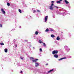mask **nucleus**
Masks as SVG:
<instances>
[{
  "label": "nucleus",
  "instance_id": "423d86ee",
  "mask_svg": "<svg viewBox=\"0 0 74 74\" xmlns=\"http://www.w3.org/2000/svg\"><path fill=\"white\" fill-rule=\"evenodd\" d=\"M37 60H38V59H36L35 60H33L32 61L33 62H37Z\"/></svg>",
  "mask_w": 74,
  "mask_h": 74
},
{
  "label": "nucleus",
  "instance_id": "dca6fc26",
  "mask_svg": "<svg viewBox=\"0 0 74 74\" xmlns=\"http://www.w3.org/2000/svg\"><path fill=\"white\" fill-rule=\"evenodd\" d=\"M0 44H1V45H4V43L3 42L0 43Z\"/></svg>",
  "mask_w": 74,
  "mask_h": 74
},
{
  "label": "nucleus",
  "instance_id": "7ed1b4c3",
  "mask_svg": "<svg viewBox=\"0 0 74 74\" xmlns=\"http://www.w3.org/2000/svg\"><path fill=\"white\" fill-rule=\"evenodd\" d=\"M39 65L38 63H35V66L36 67H37Z\"/></svg>",
  "mask_w": 74,
  "mask_h": 74
},
{
  "label": "nucleus",
  "instance_id": "72a5a7b5",
  "mask_svg": "<svg viewBox=\"0 0 74 74\" xmlns=\"http://www.w3.org/2000/svg\"><path fill=\"white\" fill-rule=\"evenodd\" d=\"M60 1H62V0H60Z\"/></svg>",
  "mask_w": 74,
  "mask_h": 74
},
{
  "label": "nucleus",
  "instance_id": "f704fd0d",
  "mask_svg": "<svg viewBox=\"0 0 74 74\" xmlns=\"http://www.w3.org/2000/svg\"><path fill=\"white\" fill-rule=\"evenodd\" d=\"M33 48H34V47H33Z\"/></svg>",
  "mask_w": 74,
  "mask_h": 74
},
{
  "label": "nucleus",
  "instance_id": "c85d7f7f",
  "mask_svg": "<svg viewBox=\"0 0 74 74\" xmlns=\"http://www.w3.org/2000/svg\"><path fill=\"white\" fill-rule=\"evenodd\" d=\"M51 3H54V1H51Z\"/></svg>",
  "mask_w": 74,
  "mask_h": 74
},
{
  "label": "nucleus",
  "instance_id": "c756f323",
  "mask_svg": "<svg viewBox=\"0 0 74 74\" xmlns=\"http://www.w3.org/2000/svg\"><path fill=\"white\" fill-rule=\"evenodd\" d=\"M37 12H40V10H37Z\"/></svg>",
  "mask_w": 74,
  "mask_h": 74
},
{
  "label": "nucleus",
  "instance_id": "5701e85b",
  "mask_svg": "<svg viewBox=\"0 0 74 74\" xmlns=\"http://www.w3.org/2000/svg\"><path fill=\"white\" fill-rule=\"evenodd\" d=\"M30 59H34L33 57H30Z\"/></svg>",
  "mask_w": 74,
  "mask_h": 74
},
{
  "label": "nucleus",
  "instance_id": "b1692460",
  "mask_svg": "<svg viewBox=\"0 0 74 74\" xmlns=\"http://www.w3.org/2000/svg\"><path fill=\"white\" fill-rule=\"evenodd\" d=\"M60 3V1H58L57 2V3Z\"/></svg>",
  "mask_w": 74,
  "mask_h": 74
},
{
  "label": "nucleus",
  "instance_id": "4be33fe9",
  "mask_svg": "<svg viewBox=\"0 0 74 74\" xmlns=\"http://www.w3.org/2000/svg\"><path fill=\"white\" fill-rule=\"evenodd\" d=\"M33 12H34V13H35L34 12H36V10H34Z\"/></svg>",
  "mask_w": 74,
  "mask_h": 74
},
{
  "label": "nucleus",
  "instance_id": "ddd939ff",
  "mask_svg": "<svg viewBox=\"0 0 74 74\" xmlns=\"http://www.w3.org/2000/svg\"><path fill=\"white\" fill-rule=\"evenodd\" d=\"M56 40H60V38H59V36L57 37Z\"/></svg>",
  "mask_w": 74,
  "mask_h": 74
},
{
  "label": "nucleus",
  "instance_id": "412c9836",
  "mask_svg": "<svg viewBox=\"0 0 74 74\" xmlns=\"http://www.w3.org/2000/svg\"><path fill=\"white\" fill-rule=\"evenodd\" d=\"M40 52H42V49H41V48H40Z\"/></svg>",
  "mask_w": 74,
  "mask_h": 74
},
{
  "label": "nucleus",
  "instance_id": "6e6552de",
  "mask_svg": "<svg viewBox=\"0 0 74 74\" xmlns=\"http://www.w3.org/2000/svg\"><path fill=\"white\" fill-rule=\"evenodd\" d=\"M48 19V16H46L45 19V22H46L47 21V19Z\"/></svg>",
  "mask_w": 74,
  "mask_h": 74
},
{
  "label": "nucleus",
  "instance_id": "473e14b6",
  "mask_svg": "<svg viewBox=\"0 0 74 74\" xmlns=\"http://www.w3.org/2000/svg\"><path fill=\"white\" fill-rule=\"evenodd\" d=\"M48 64H46V66H47V65H48Z\"/></svg>",
  "mask_w": 74,
  "mask_h": 74
},
{
  "label": "nucleus",
  "instance_id": "2f4dec72",
  "mask_svg": "<svg viewBox=\"0 0 74 74\" xmlns=\"http://www.w3.org/2000/svg\"><path fill=\"white\" fill-rule=\"evenodd\" d=\"M15 47H17V45L16 44Z\"/></svg>",
  "mask_w": 74,
  "mask_h": 74
},
{
  "label": "nucleus",
  "instance_id": "7c9ffc66",
  "mask_svg": "<svg viewBox=\"0 0 74 74\" xmlns=\"http://www.w3.org/2000/svg\"><path fill=\"white\" fill-rule=\"evenodd\" d=\"M22 73V71H21V72H20V73H21H21Z\"/></svg>",
  "mask_w": 74,
  "mask_h": 74
},
{
  "label": "nucleus",
  "instance_id": "393cba45",
  "mask_svg": "<svg viewBox=\"0 0 74 74\" xmlns=\"http://www.w3.org/2000/svg\"><path fill=\"white\" fill-rule=\"evenodd\" d=\"M50 31L51 32H54L53 29H51Z\"/></svg>",
  "mask_w": 74,
  "mask_h": 74
},
{
  "label": "nucleus",
  "instance_id": "a211bd4d",
  "mask_svg": "<svg viewBox=\"0 0 74 74\" xmlns=\"http://www.w3.org/2000/svg\"><path fill=\"white\" fill-rule=\"evenodd\" d=\"M18 11L20 13H22V11H21V10L20 9H19Z\"/></svg>",
  "mask_w": 74,
  "mask_h": 74
},
{
  "label": "nucleus",
  "instance_id": "a878e982",
  "mask_svg": "<svg viewBox=\"0 0 74 74\" xmlns=\"http://www.w3.org/2000/svg\"><path fill=\"white\" fill-rule=\"evenodd\" d=\"M54 7H56V8H59L57 7V6H54Z\"/></svg>",
  "mask_w": 74,
  "mask_h": 74
},
{
  "label": "nucleus",
  "instance_id": "9d476101",
  "mask_svg": "<svg viewBox=\"0 0 74 74\" xmlns=\"http://www.w3.org/2000/svg\"><path fill=\"white\" fill-rule=\"evenodd\" d=\"M49 31V29H48L47 28L45 30V32H48Z\"/></svg>",
  "mask_w": 74,
  "mask_h": 74
},
{
  "label": "nucleus",
  "instance_id": "cd10ccee",
  "mask_svg": "<svg viewBox=\"0 0 74 74\" xmlns=\"http://www.w3.org/2000/svg\"><path fill=\"white\" fill-rule=\"evenodd\" d=\"M2 25L0 24V27H2Z\"/></svg>",
  "mask_w": 74,
  "mask_h": 74
},
{
  "label": "nucleus",
  "instance_id": "2eb2a0df",
  "mask_svg": "<svg viewBox=\"0 0 74 74\" xmlns=\"http://www.w3.org/2000/svg\"><path fill=\"white\" fill-rule=\"evenodd\" d=\"M39 43H40V44H41L43 43L40 40H39Z\"/></svg>",
  "mask_w": 74,
  "mask_h": 74
},
{
  "label": "nucleus",
  "instance_id": "0eeeda50",
  "mask_svg": "<svg viewBox=\"0 0 74 74\" xmlns=\"http://www.w3.org/2000/svg\"><path fill=\"white\" fill-rule=\"evenodd\" d=\"M54 56L56 58H58V55L57 54L54 55Z\"/></svg>",
  "mask_w": 74,
  "mask_h": 74
},
{
  "label": "nucleus",
  "instance_id": "f8f14e48",
  "mask_svg": "<svg viewBox=\"0 0 74 74\" xmlns=\"http://www.w3.org/2000/svg\"><path fill=\"white\" fill-rule=\"evenodd\" d=\"M38 34V31L35 32V34H36V35H37V34Z\"/></svg>",
  "mask_w": 74,
  "mask_h": 74
},
{
  "label": "nucleus",
  "instance_id": "39448f33",
  "mask_svg": "<svg viewBox=\"0 0 74 74\" xmlns=\"http://www.w3.org/2000/svg\"><path fill=\"white\" fill-rule=\"evenodd\" d=\"M66 59V58L64 57L63 58H60V59H58V60L59 61H60V60H63V59Z\"/></svg>",
  "mask_w": 74,
  "mask_h": 74
},
{
  "label": "nucleus",
  "instance_id": "aec40b11",
  "mask_svg": "<svg viewBox=\"0 0 74 74\" xmlns=\"http://www.w3.org/2000/svg\"><path fill=\"white\" fill-rule=\"evenodd\" d=\"M7 51H8L7 49H5V52H6V53L7 52Z\"/></svg>",
  "mask_w": 74,
  "mask_h": 74
},
{
  "label": "nucleus",
  "instance_id": "f3484780",
  "mask_svg": "<svg viewBox=\"0 0 74 74\" xmlns=\"http://www.w3.org/2000/svg\"><path fill=\"white\" fill-rule=\"evenodd\" d=\"M51 37H53V38L55 37V36H54V35H53V34L51 35Z\"/></svg>",
  "mask_w": 74,
  "mask_h": 74
},
{
  "label": "nucleus",
  "instance_id": "f03ea898",
  "mask_svg": "<svg viewBox=\"0 0 74 74\" xmlns=\"http://www.w3.org/2000/svg\"><path fill=\"white\" fill-rule=\"evenodd\" d=\"M53 5H54L53 3H52L51 6H50V10H53Z\"/></svg>",
  "mask_w": 74,
  "mask_h": 74
},
{
  "label": "nucleus",
  "instance_id": "1a4fd4ad",
  "mask_svg": "<svg viewBox=\"0 0 74 74\" xmlns=\"http://www.w3.org/2000/svg\"><path fill=\"white\" fill-rule=\"evenodd\" d=\"M53 70H54L53 69L49 71H48V73H50L51 72V71H53Z\"/></svg>",
  "mask_w": 74,
  "mask_h": 74
},
{
  "label": "nucleus",
  "instance_id": "4468645a",
  "mask_svg": "<svg viewBox=\"0 0 74 74\" xmlns=\"http://www.w3.org/2000/svg\"><path fill=\"white\" fill-rule=\"evenodd\" d=\"M7 5L9 7L10 6V3H8L7 2Z\"/></svg>",
  "mask_w": 74,
  "mask_h": 74
},
{
  "label": "nucleus",
  "instance_id": "20e7f679",
  "mask_svg": "<svg viewBox=\"0 0 74 74\" xmlns=\"http://www.w3.org/2000/svg\"><path fill=\"white\" fill-rule=\"evenodd\" d=\"M1 11H2V12H3V14H4L5 13V12L4 11V9H3V8L1 9Z\"/></svg>",
  "mask_w": 74,
  "mask_h": 74
},
{
  "label": "nucleus",
  "instance_id": "f257e3e1",
  "mask_svg": "<svg viewBox=\"0 0 74 74\" xmlns=\"http://www.w3.org/2000/svg\"><path fill=\"white\" fill-rule=\"evenodd\" d=\"M58 53V51L57 50H54L52 52V54H53V55L57 54Z\"/></svg>",
  "mask_w": 74,
  "mask_h": 74
},
{
  "label": "nucleus",
  "instance_id": "6ab92c4d",
  "mask_svg": "<svg viewBox=\"0 0 74 74\" xmlns=\"http://www.w3.org/2000/svg\"><path fill=\"white\" fill-rule=\"evenodd\" d=\"M43 46H44V47H46V45H45V43H43Z\"/></svg>",
  "mask_w": 74,
  "mask_h": 74
},
{
  "label": "nucleus",
  "instance_id": "bb28decb",
  "mask_svg": "<svg viewBox=\"0 0 74 74\" xmlns=\"http://www.w3.org/2000/svg\"><path fill=\"white\" fill-rule=\"evenodd\" d=\"M20 58L21 59H22V60H23V58L22 57H20Z\"/></svg>",
  "mask_w": 74,
  "mask_h": 74
},
{
  "label": "nucleus",
  "instance_id": "9b49d317",
  "mask_svg": "<svg viewBox=\"0 0 74 74\" xmlns=\"http://www.w3.org/2000/svg\"><path fill=\"white\" fill-rule=\"evenodd\" d=\"M64 1L66 3V4H69V2L66 0H65Z\"/></svg>",
  "mask_w": 74,
  "mask_h": 74
}]
</instances>
